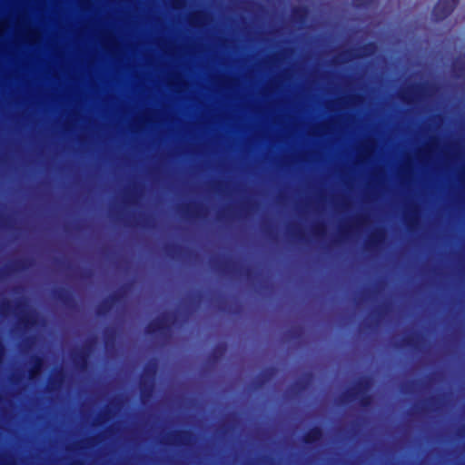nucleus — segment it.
<instances>
[{"instance_id": "nucleus-1", "label": "nucleus", "mask_w": 465, "mask_h": 465, "mask_svg": "<svg viewBox=\"0 0 465 465\" xmlns=\"http://www.w3.org/2000/svg\"><path fill=\"white\" fill-rule=\"evenodd\" d=\"M456 4L457 0H440L436 7V12L442 11L444 15L448 14L454 9Z\"/></svg>"}]
</instances>
